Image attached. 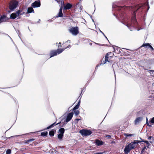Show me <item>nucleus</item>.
<instances>
[{
    "mask_svg": "<svg viewBox=\"0 0 154 154\" xmlns=\"http://www.w3.org/2000/svg\"><path fill=\"white\" fill-rule=\"evenodd\" d=\"M142 6V5H133L131 7H126L125 6H119L116 5H113L112 8H116V9L118 10L117 12V15H119L122 18H123V16L124 15V10L125 9H128L130 10H133L134 11V14H135L136 13L134 11H137L141 8Z\"/></svg>",
    "mask_w": 154,
    "mask_h": 154,
    "instance_id": "f257e3e1",
    "label": "nucleus"
},
{
    "mask_svg": "<svg viewBox=\"0 0 154 154\" xmlns=\"http://www.w3.org/2000/svg\"><path fill=\"white\" fill-rule=\"evenodd\" d=\"M136 146L137 144L136 143V141L134 140L125 146L124 149L125 153V154H128L131 150L134 149Z\"/></svg>",
    "mask_w": 154,
    "mask_h": 154,
    "instance_id": "f03ea898",
    "label": "nucleus"
},
{
    "mask_svg": "<svg viewBox=\"0 0 154 154\" xmlns=\"http://www.w3.org/2000/svg\"><path fill=\"white\" fill-rule=\"evenodd\" d=\"M18 2L17 1L12 0L9 4V9L11 11H14L17 7Z\"/></svg>",
    "mask_w": 154,
    "mask_h": 154,
    "instance_id": "7ed1b4c3",
    "label": "nucleus"
},
{
    "mask_svg": "<svg viewBox=\"0 0 154 154\" xmlns=\"http://www.w3.org/2000/svg\"><path fill=\"white\" fill-rule=\"evenodd\" d=\"M68 31L72 35L76 36L79 33V28L77 26L72 27L69 29Z\"/></svg>",
    "mask_w": 154,
    "mask_h": 154,
    "instance_id": "20e7f679",
    "label": "nucleus"
},
{
    "mask_svg": "<svg viewBox=\"0 0 154 154\" xmlns=\"http://www.w3.org/2000/svg\"><path fill=\"white\" fill-rule=\"evenodd\" d=\"M64 49H58L57 50H53L50 51V57H53L57 55V54H59L61 53L64 50Z\"/></svg>",
    "mask_w": 154,
    "mask_h": 154,
    "instance_id": "39448f33",
    "label": "nucleus"
},
{
    "mask_svg": "<svg viewBox=\"0 0 154 154\" xmlns=\"http://www.w3.org/2000/svg\"><path fill=\"white\" fill-rule=\"evenodd\" d=\"M21 12V11L19 10L17 11L16 12L12 13L11 14L10 18L14 19L17 17L18 18H20V13Z\"/></svg>",
    "mask_w": 154,
    "mask_h": 154,
    "instance_id": "423d86ee",
    "label": "nucleus"
},
{
    "mask_svg": "<svg viewBox=\"0 0 154 154\" xmlns=\"http://www.w3.org/2000/svg\"><path fill=\"white\" fill-rule=\"evenodd\" d=\"M79 132L82 136H89L92 133V131L91 130L87 129L80 130Z\"/></svg>",
    "mask_w": 154,
    "mask_h": 154,
    "instance_id": "0eeeda50",
    "label": "nucleus"
},
{
    "mask_svg": "<svg viewBox=\"0 0 154 154\" xmlns=\"http://www.w3.org/2000/svg\"><path fill=\"white\" fill-rule=\"evenodd\" d=\"M41 6V2L40 0L35 1L31 4V6L33 8H38Z\"/></svg>",
    "mask_w": 154,
    "mask_h": 154,
    "instance_id": "6e6552de",
    "label": "nucleus"
},
{
    "mask_svg": "<svg viewBox=\"0 0 154 154\" xmlns=\"http://www.w3.org/2000/svg\"><path fill=\"white\" fill-rule=\"evenodd\" d=\"M73 113L72 112L69 113L68 114L67 116L66 120V123H67L71 120L73 117Z\"/></svg>",
    "mask_w": 154,
    "mask_h": 154,
    "instance_id": "1a4fd4ad",
    "label": "nucleus"
},
{
    "mask_svg": "<svg viewBox=\"0 0 154 154\" xmlns=\"http://www.w3.org/2000/svg\"><path fill=\"white\" fill-rule=\"evenodd\" d=\"M146 47V48L147 47L150 48H151V50L154 51V49L149 43H144L140 47Z\"/></svg>",
    "mask_w": 154,
    "mask_h": 154,
    "instance_id": "9d476101",
    "label": "nucleus"
},
{
    "mask_svg": "<svg viewBox=\"0 0 154 154\" xmlns=\"http://www.w3.org/2000/svg\"><path fill=\"white\" fill-rule=\"evenodd\" d=\"M143 119V118L142 117H139L137 118L134 121V124L135 125L138 124L140 122H141Z\"/></svg>",
    "mask_w": 154,
    "mask_h": 154,
    "instance_id": "9b49d317",
    "label": "nucleus"
},
{
    "mask_svg": "<svg viewBox=\"0 0 154 154\" xmlns=\"http://www.w3.org/2000/svg\"><path fill=\"white\" fill-rule=\"evenodd\" d=\"M72 5L71 4L68 3L64 7V10H67L70 9L72 7Z\"/></svg>",
    "mask_w": 154,
    "mask_h": 154,
    "instance_id": "f8f14e48",
    "label": "nucleus"
},
{
    "mask_svg": "<svg viewBox=\"0 0 154 154\" xmlns=\"http://www.w3.org/2000/svg\"><path fill=\"white\" fill-rule=\"evenodd\" d=\"M110 54H112V52H109L107 53L106 54V55L105 57V60L106 62H109V61L108 60V58L109 57H111L112 56H109Z\"/></svg>",
    "mask_w": 154,
    "mask_h": 154,
    "instance_id": "ddd939ff",
    "label": "nucleus"
},
{
    "mask_svg": "<svg viewBox=\"0 0 154 154\" xmlns=\"http://www.w3.org/2000/svg\"><path fill=\"white\" fill-rule=\"evenodd\" d=\"M31 13H34V11L32 7H29L27 9V11L26 12L27 14H29Z\"/></svg>",
    "mask_w": 154,
    "mask_h": 154,
    "instance_id": "4468645a",
    "label": "nucleus"
},
{
    "mask_svg": "<svg viewBox=\"0 0 154 154\" xmlns=\"http://www.w3.org/2000/svg\"><path fill=\"white\" fill-rule=\"evenodd\" d=\"M95 144L97 146H100L103 145V142L99 140H96L95 141Z\"/></svg>",
    "mask_w": 154,
    "mask_h": 154,
    "instance_id": "2eb2a0df",
    "label": "nucleus"
},
{
    "mask_svg": "<svg viewBox=\"0 0 154 154\" xmlns=\"http://www.w3.org/2000/svg\"><path fill=\"white\" fill-rule=\"evenodd\" d=\"M65 132V129L63 128H60L59 130V132L60 134H61L63 135Z\"/></svg>",
    "mask_w": 154,
    "mask_h": 154,
    "instance_id": "dca6fc26",
    "label": "nucleus"
},
{
    "mask_svg": "<svg viewBox=\"0 0 154 154\" xmlns=\"http://www.w3.org/2000/svg\"><path fill=\"white\" fill-rule=\"evenodd\" d=\"M140 139L141 140L142 142H143L146 143L147 145V147L148 148H149V146L150 145V144L149 143V142L146 140H144L141 138H140Z\"/></svg>",
    "mask_w": 154,
    "mask_h": 154,
    "instance_id": "f3484780",
    "label": "nucleus"
},
{
    "mask_svg": "<svg viewBox=\"0 0 154 154\" xmlns=\"http://www.w3.org/2000/svg\"><path fill=\"white\" fill-rule=\"evenodd\" d=\"M60 0H58L57 1H56L58 4L61 5V6H62V7L64 5V2L62 0L61 1H60Z\"/></svg>",
    "mask_w": 154,
    "mask_h": 154,
    "instance_id": "a211bd4d",
    "label": "nucleus"
},
{
    "mask_svg": "<svg viewBox=\"0 0 154 154\" xmlns=\"http://www.w3.org/2000/svg\"><path fill=\"white\" fill-rule=\"evenodd\" d=\"M55 122L53 124L48 127L46 128L45 129V130L48 129L50 128H52V127H54V126L56 125L55 124Z\"/></svg>",
    "mask_w": 154,
    "mask_h": 154,
    "instance_id": "6ab92c4d",
    "label": "nucleus"
},
{
    "mask_svg": "<svg viewBox=\"0 0 154 154\" xmlns=\"http://www.w3.org/2000/svg\"><path fill=\"white\" fill-rule=\"evenodd\" d=\"M6 17L5 16H1L0 18V23L1 22L4 21V19H5Z\"/></svg>",
    "mask_w": 154,
    "mask_h": 154,
    "instance_id": "aec40b11",
    "label": "nucleus"
},
{
    "mask_svg": "<svg viewBox=\"0 0 154 154\" xmlns=\"http://www.w3.org/2000/svg\"><path fill=\"white\" fill-rule=\"evenodd\" d=\"M63 136V135L61 134H58L57 137L60 140L62 139Z\"/></svg>",
    "mask_w": 154,
    "mask_h": 154,
    "instance_id": "412c9836",
    "label": "nucleus"
},
{
    "mask_svg": "<svg viewBox=\"0 0 154 154\" xmlns=\"http://www.w3.org/2000/svg\"><path fill=\"white\" fill-rule=\"evenodd\" d=\"M63 15V14L62 12L59 11L58 14V16H56V17H62Z\"/></svg>",
    "mask_w": 154,
    "mask_h": 154,
    "instance_id": "4be33fe9",
    "label": "nucleus"
},
{
    "mask_svg": "<svg viewBox=\"0 0 154 154\" xmlns=\"http://www.w3.org/2000/svg\"><path fill=\"white\" fill-rule=\"evenodd\" d=\"M132 23H134V24H135V23H136V19L134 17H133L132 19Z\"/></svg>",
    "mask_w": 154,
    "mask_h": 154,
    "instance_id": "5701e85b",
    "label": "nucleus"
},
{
    "mask_svg": "<svg viewBox=\"0 0 154 154\" xmlns=\"http://www.w3.org/2000/svg\"><path fill=\"white\" fill-rule=\"evenodd\" d=\"M126 26H127L128 28L129 29H130V30L131 31H132V30L131 29V27H130L131 26V27H133V26L132 25H131L130 23H128V24H127V25H126Z\"/></svg>",
    "mask_w": 154,
    "mask_h": 154,
    "instance_id": "b1692460",
    "label": "nucleus"
},
{
    "mask_svg": "<svg viewBox=\"0 0 154 154\" xmlns=\"http://www.w3.org/2000/svg\"><path fill=\"white\" fill-rule=\"evenodd\" d=\"M124 135L126 137H131V136H133L134 135V134H127L125 133L124 134Z\"/></svg>",
    "mask_w": 154,
    "mask_h": 154,
    "instance_id": "393cba45",
    "label": "nucleus"
},
{
    "mask_svg": "<svg viewBox=\"0 0 154 154\" xmlns=\"http://www.w3.org/2000/svg\"><path fill=\"white\" fill-rule=\"evenodd\" d=\"M49 135L51 136H53L54 135V132L53 131H51L49 132Z\"/></svg>",
    "mask_w": 154,
    "mask_h": 154,
    "instance_id": "a878e982",
    "label": "nucleus"
},
{
    "mask_svg": "<svg viewBox=\"0 0 154 154\" xmlns=\"http://www.w3.org/2000/svg\"><path fill=\"white\" fill-rule=\"evenodd\" d=\"M48 133L47 132H43L41 133V136H45L47 135Z\"/></svg>",
    "mask_w": 154,
    "mask_h": 154,
    "instance_id": "bb28decb",
    "label": "nucleus"
},
{
    "mask_svg": "<svg viewBox=\"0 0 154 154\" xmlns=\"http://www.w3.org/2000/svg\"><path fill=\"white\" fill-rule=\"evenodd\" d=\"M146 124L149 127H151L152 125H149V123L148 122V119L147 117H146Z\"/></svg>",
    "mask_w": 154,
    "mask_h": 154,
    "instance_id": "cd10ccee",
    "label": "nucleus"
},
{
    "mask_svg": "<svg viewBox=\"0 0 154 154\" xmlns=\"http://www.w3.org/2000/svg\"><path fill=\"white\" fill-rule=\"evenodd\" d=\"M79 106L78 105H76L72 109L73 110H75L79 108Z\"/></svg>",
    "mask_w": 154,
    "mask_h": 154,
    "instance_id": "c85d7f7f",
    "label": "nucleus"
},
{
    "mask_svg": "<svg viewBox=\"0 0 154 154\" xmlns=\"http://www.w3.org/2000/svg\"><path fill=\"white\" fill-rule=\"evenodd\" d=\"M74 113L75 115L76 116L79 113V111L78 110H75L74 111Z\"/></svg>",
    "mask_w": 154,
    "mask_h": 154,
    "instance_id": "c756f323",
    "label": "nucleus"
},
{
    "mask_svg": "<svg viewBox=\"0 0 154 154\" xmlns=\"http://www.w3.org/2000/svg\"><path fill=\"white\" fill-rule=\"evenodd\" d=\"M35 140V139H34L32 138V139L27 140L26 143H30V142H31L32 141L34 140Z\"/></svg>",
    "mask_w": 154,
    "mask_h": 154,
    "instance_id": "7c9ffc66",
    "label": "nucleus"
},
{
    "mask_svg": "<svg viewBox=\"0 0 154 154\" xmlns=\"http://www.w3.org/2000/svg\"><path fill=\"white\" fill-rule=\"evenodd\" d=\"M11 153V150L10 149H8L6 152V154H10Z\"/></svg>",
    "mask_w": 154,
    "mask_h": 154,
    "instance_id": "2f4dec72",
    "label": "nucleus"
},
{
    "mask_svg": "<svg viewBox=\"0 0 154 154\" xmlns=\"http://www.w3.org/2000/svg\"><path fill=\"white\" fill-rule=\"evenodd\" d=\"M150 122L154 124V117H153L151 119Z\"/></svg>",
    "mask_w": 154,
    "mask_h": 154,
    "instance_id": "473e14b6",
    "label": "nucleus"
},
{
    "mask_svg": "<svg viewBox=\"0 0 154 154\" xmlns=\"http://www.w3.org/2000/svg\"><path fill=\"white\" fill-rule=\"evenodd\" d=\"M136 141V143L137 144V146L138 144V143H140L141 141H141L140 140H135Z\"/></svg>",
    "mask_w": 154,
    "mask_h": 154,
    "instance_id": "72a5a7b5",
    "label": "nucleus"
},
{
    "mask_svg": "<svg viewBox=\"0 0 154 154\" xmlns=\"http://www.w3.org/2000/svg\"><path fill=\"white\" fill-rule=\"evenodd\" d=\"M107 62L104 60V61H102L101 62V64H103L106 63Z\"/></svg>",
    "mask_w": 154,
    "mask_h": 154,
    "instance_id": "f704fd0d",
    "label": "nucleus"
},
{
    "mask_svg": "<svg viewBox=\"0 0 154 154\" xmlns=\"http://www.w3.org/2000/svg\"><path fill=\"white\" fill-rule=\"evenodd\" d=\"M149 72L151 74H153L154 73V70H150Z\"/></svg>",
    "mask_w": 154,
    "mask_h": 154,
    "instance_id": "c9c22d12",
    "label": "nucleus"
},
{
    "mask_svg": "<svg viewBox=\"0 0 154 154\" xmlns=\"http://www.w3.org/2000/svg\"><path fill=\"white\" fill-rule=\"evenodd\" d=\"M106 137L107 138L110 139L111 138V136L109 135H107L106 136Z\"/></svg>",
    "mask_w": 154,
    "mask_h": 154,
    "instance_id": "e433bc0d",
    "label": "nucleus"
},
{
    "mask_svg": "<svg viewBox=\"0 0 154 154\" xmlns=\"http://www.w3.org/2000/svg\"><path fill=\"white\" fill-rule=\"evenodd\" d=\"M104 152H96L94 154H104Z\"/></svg>",
    "mask_w": 154,
    "mask_h": 154,
    "instance_id": "4c0bfd02",
    "label": "nucleus"
},
{
    "mask_svg": "<svg viewBox=\"0 0 154 154\" xmlns=\"http://www.w3.org/2000/svg\"><path fill=\"white\" fill-rule=\"evenodd\" d=\"M101 64V63H100V64L97 65L95 69H97L98 67H99Z\"/></svg>",
    "mask_w": 154,
    "mask_h": 154,
    "instance_id": "58836bf2",
    "label": "nucleus"
},
{
    "mask_svg": "<svg viewBox=\"0 0 154 154\" xmlns=\"http://www.w3.org/2000/svg\"><path fill=\"white\" fill-rule=\"evenodd\" d=\"M79 9L80 11H81L82 9V6L81 5L79 6Z\"/></svg>",
    "mask_w": 154,
    "mask_h": 154,
    "instance_id": "ea45409f",
    "label": "nucleus"
},
{
    "mask_svg": "<svg viewBox=\"0 0 154 154\" xmlns=\"http://www.w3.org/2000/svg\"><path fill=\"white\" fill-rule=\"evenodd\" d=\"M146 146H145L143 148H142V149L144 151L145 150V149H146Z\"/></svg>",
    "mask_w": 154,
    "mask_h": 154,
    "instance_id": "a19ab883",
    "label": "nucleus"
},
{
    "mask_svg": "<svg viewBox=\"0 0 154 154\" xmlns=\"http://www.w3.org/2000/svg\"><path fill=\"white\" fill-rule=\"evenodd\" d=\"M62 9H63L62 6H61L60 7V9L59 10V11L62 12Z\"/></svg>",
    "mask_w": 154,
    "mask_h": 154,
    "instance_id": "79ce46f5",
    "label": "nucleus"
},
{
    "mask_svg": "<svg viewBox=\"0 0 154 154\" xmlns=\"http://www.w3.org/2000/svg\"><path fill=\"white\" fill-rule=\"evenodd\" d=\"M98 29H99V31H100V32L104 36H105V35L104 34V33L101 31L100 30V29L99 28H98Z\"/></svg>",
    "mask_w": 154,
    "mask_h": 154,
    "instance_id": "37998d69",
    "label": "nucleus"
},
{
    "mask_svg": "<svg viewBox=\"0 0 154 154\" xmlns=\"http://www.w3.org/2000/svg\"><path fill=\"white\" fill-rule=\"evenodd\" d=\"M71 47V46L70 45H69L66 48H63V49H64V50L67 48H70Z\"/></svg>",
    "mask_w": 154,
    "mask_h": 154,
    "instance_id": "c03bdc74",
    "label": "nucleus"
},
{
    "mask_svg": "<svg viewBox=\"0 0 154 154\" xmlns=\"http://www.w3.org/2000/svg\"><path fill=\"white\" fill-rule=\"evenodd\" d=\"M80 100H79L77 105H78V106H80Z\"/></svg>",
    "mask_w": 154,
    "mask_h": 154,
    "instance_id": "a18cd8bd",
    "label": "nucleus"
},
{
    "mask_svg": "<svg viewBox=\"0 0 154 154\" xmlns=\"http://www.w3.org/2000/svg\"><path fill=\"white\" fill-rule=\"evenodd\" d=\"M144 150H143L142 149V150L141 151V153H140V154H142L144 152Z\"/></svg>",
    "mask_w": 154,
    "mask_h": 154,
    "instance_id": "49530a36",
    "label": "nucleus"
},
{
    "mask_svg": "<svg viewBox=\"0 0 154 154\" xmlns=\"http://www.w3.org/2000/svg\"><path fill=\"white\" fill-rule=\"evenodd\" d=\"M152 138V137L151 136H149L148 137V139L149 140H150L151 139V138Z\"/></svg>",
    "mask_w": 154,
    "mask_h": 154,
    "instance_id": "de8ad7c7",
    "label": "nucleus"
},
{
    "mask_svg": "<svg viewBox=\"0 0 154 154\" xmlns=\"http://www.w3.org/2000/svg\"><path fill=\"white\" fill-rule=\"evenodd\" d=\"M59 44H60V46H59V45L58 46V48H59L60 46V47H62V46H61V42H60L59 43Z\"/></svg>",
    "mask_w": 154,
    "mask_h": 154,
    "instance_id": "09e8293b",
    "label": "nucleus"
},
{
    "mask_svg": "<svg viewBox=\"0 0 154 154\" xmlns=\"http://www.w3.org/2000/svg\"><path fill=\"white\" fill-rule=\"evenodd\" d=\"M80 120V119H75V120H76V121H79V120Z\"/></svg>",
    "mask_w": 154,
    "mask_h": 154,
    "instance_id": "8fccbe9b",
    "label": "nucleus"
},
{
    "mask_svg": "<svg viewBox=\"0 0 154 154\" xmlns=\"http://www.w3.org/2000/svg\"><path fill=\"white\" fill-rule=\"evenodd\" d=\"M147 5H148V9H149V4H148V3H147Z\"/></svg>",
    "mask_w": 154,
    "mask_h": 154,
    "instance_id": "3c124183",
    "label": "nucleus"
},
{
    "mask_svg": "<svg viewBox=\"0 0 154 154\" xmlns=\"http://www.w3.org/2000/svg\"><path fill=\"white\" fill-rule=\"evenodd\" d=\"M69 42V43L70 42V40H68L67 42Z\"/></svg>",
    "mask_w": 154,
    "mask_h": 154,
    "instance_id": "603ef678",
    "label": "nucleus"
},
{
    "mask_svg": "<svg viewBox=\"0 0 154 154\" xmlns=\"http://www.w3.org/2000/svg\"><path fill=\"white\" fill-rule=\"evenodd\" d=\"M60 123H61V122H59V123H57V124H56V125H58V124H60Z\"/></svg>",
    "mask_w": 154,
    "mask_h": 154,
    "instance_id": "864d4df0",
    "label": "nucleus"
},
{
    "mask_svg": "<svg viewBox=\"0 0 154 154\" xmlns=\"http://www.w3.org/2000/svg\"><path fill=\"white\" fill-rule=\"evenodd\" d=\"M7 35L8 36V37H10V39H11V40L12 41H13V40H12V39L11 38V37H10L8 35Z\"/></svg>",
    "mask_w": 154,
    "mask_h": 154,
    "instance_id": "5fc2aeb1",
    "label": "nucleus"
},
{
    "mask_svg": "<svg viewBox=\"0 0 154 154\" xmlns=\"http://www.w3.org/2000/svg\"><path fill=\"white\" fill-rule=\"evenodd\" d=\"M25 149L24 148H23L21 149V150H24Z\"/></svg>",
    "mask_w": 154,
    "mask_h": 154,
    "instance_id": "6e6d98bb",
    "label": "nucleus"
},
{
    "mask_svg": "<svg viewBox=\"0 0 154 154\" xmlns=\"http://www.w3.org/2000/svg\"><path fill=\"white\" fill-rule=\"evenodd\" d=\"M113 15L114 16H115V17H117V16L116 15H115V14H113Z\"/></svg>",
    "mask_w": 154,
    "mask_h": 154,
    "instance_id": "4d7b16f0",
    "label": "nucleus"
},
{
    "mask_svg": "<svg viewBox=\"0 0 154 154\" xmlns=\"http://www.w3.org/2000/svg\"><path fill=\"white\" fill-rule=\"evenodd\" d=\"M12 136V137H17V136Z\"/></svg>",
    "mask_w": 154,
    "mask_h": 154,
    "instance_id": "13d9d810",
    "label": "nucleus"
},
{
    "mask_svg": "<svg viewBox=\"0 0 154 154\" xmlns=\"http://www.w3.org/2000/svg\"><path fill=\"white\" fill-rule=\"evenodd\" d=\"M104 36L106 38V39H107L108 40V39H107V37L105 35Z\"/></svg>",
    "mask_w": 154,
    "mask_h": 154,
    "instance_id": "bf43d9fd",
    "label": "nucleus"
},
{
    "mask_svg": "<svg viewBox=\"0 0 154 154\" xmlns=\"http://www.w3.org/2000/svg\"><path fill=\"white\" fill-rule=\"evenodd\" d=\"M90 45H92V43H90Z\"/></svg>",
    "mask_w": 154,
    "mask_h": 154,
    "instance_id": "052dcab7",
    "label": "nucleus"
},
{
    "mask_svg": "<svg viewBox=\"0 0 154 154\" xmlns=\"http://www.w3.org/2000/svg\"><path fill=\"white\" fill-rule=\"evenodd\" d=\"M79 4V3H78L77 4H76V5H78Z\"/></svg>",
    "mask_w": 154,
    "mask_h": 154,
    "instance_id": "680f3d73",
    "label": "nucleus"
},
{
    "mask_svg": "<svg viewBox=\"0 0 154 154\" xmlns=\"http://www.w3.org/2000/svg\"><path fill=\"white\" fill-rule=\"evenodd\" d=\"M82 91H83V90H82V92H81V94H82Z\"/></svg>",
    "mask_w": 154,
    "mask_h": 154,
    "instance_id": "e2e57ef3",
    "label": "nucleus"
},
{
    "mask_svg": "<svg viewBox=\"0 0 154 154\" xmlns=\"http://www.w3.org/2000/svg\"><path fill=\"white\" fill-rule=\"evenodd\" d=\"M115 76L116 77V74H115V73H114Z\"/></svg>",
    "mask_w": 154,
    "mask_h": 154,
    "instance_id": "0e129e2a",
    "label": "nucleus"
},
{
    "mask_svg": "<svg viewBox=\"0 0 154 154\" xmlns=\"http://www.w3.org/2000/svg\"><path fill=\"white\" fill-rule=\"evenodd\" d=\"M114 51H115V48H114Z\"/></svg>",
    "mask_w": 154,
    "mask_h": 154,
    "instance_id": "69168bd1",
    "label": "nucleus"
},
{
    "mask_svg": "<svg viewBox=\"0 0 154 154\" xmlns=\"http://www.w3.org/2000/svg\"><path fill=\"white\" fill-rule=\"evenodd\" d=\"M40 20H39L38 21V22H39V21Z\"/></svg>",
    "mask_w": 154,
    "mask_h": 154,
    "instance_id": "338daca9",
    "label": "nucleus"
},
{
    "mask_svg": "<svg viewBox=\"0 0 154 154\" xmlns=\"http://www.w3.org/2000/svg\"><path fill=\"white\" fill-rule=\"evenodd\" d=\"M9 12L10 13V11H9Z\"/></svg>",
    "mask_w": 154,
    "mask_h": 154,
    "instance_id": "774afa93",
    "label": "nucleus"
}]
</instances>
